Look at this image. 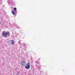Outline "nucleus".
Instances as JSON below:
<instances>
[{"label": "nucleus", "instance_id": "nucleus-9", "mask_svg": "<svg viewBox=\"0 0 75 75\" xmlns=\"http://www.w3.org/2000/svg\"><path fill=\"white\" fill-rule=\"evenodd\" d=\"M12 4H13V5H14V4H15V2L13 1V2H12Z\"/></svg>", "mask_w": 75, "mask_h": 75}, {"label": "nucleus", "instance_id": "nucleus-10", "mask_svg": "<svg viewBox=\"0 0 75 75\" xmlns=\"http://www.w3.org/2000/svg\"><path fill=\"white\" fill-rule=\"evenodd\" d=\"M23 44V45H24V46H25V44H24L23 43V44Z\"/></svg>", "mask_w": 75, "mask_h": 75}, {"label": "nucleus", "instance_id": "nucleus-8", "mask_svg": "<svg viewBox=\"0 0 75 75\" xmlns=\"http://www.w3.org/2000/svg\"><path fill=\"white\" fill-rule=\"evenodd\" d=\"M14 11H16V10H17V8L16 7L14 8Z\"/></svg>", "mask_w": 75, "mask_h": 75}, {"label": "nucleus", "instance_id": "nucleus-2", "mask_svg": "<svg viewBox=\"0 0 75 75\" xmlns=\"http://www.w3.org/2000/svg\"><path fill=\"white\" fill-rule=\"evenodd\" d=\"M30 63H28L27 64V65L25 66V69H30Z\"/></svg>", "mask_w": 75, "mask_h": 75}, {"label": "nucleus", "instance_id": "nucleus-1", "mask_svg": "<svg viewBox=\"0 0 75 75\" xmlns=\"http://www.w3.org/2000/svg\"><path fill=\"white\" fill-rule=\"evenodd\" d=\"M2 35L4 37H9V35H10V33L8 32H5V31H4L2 32Z\"/></svg>", "mask_w": 75, "mask_h": 75}, {"label": "nucleus", "instance_id": "nucleus-6", "mask_svg": "<svg viewBox=\"0 0 75 75\" xmlns=\"http://www.w3.org/2000/svg\"><path fill=\"white\" fill-rule=\"evenodd\" d=\"M12 14H13L14 16L15 15V12H14V11H12Z\"/></svg>", "mask_w": 75, "mask_h": 75}, {"label": "nucleus", "instance_id": "nucleus-5", "mask_svg": "<svg viewBox=\"0 0 75 75\" xmlns=\"http://www.w3.org/2000/svg\"><path fill=\"white\" fill-rule=\"evenodd\" d=\"M38 63V64H39V63H40V62H39V61H37L36 62H35V65L36 66H37V63Z\"/></svg>", "mask_w": 75, "mask_h": 75}, {"label": "nucleus", "instance_id": "nucleus-4", "mask_svg": "<svg viewBox=\"0 0 75 75\" xmlns=\"http://www.w3.org/2000/svg\"><path fill=\"white\" fill-rule=\"evenodd\" d=\"M25 62L23 61L22 62H21V65H22L23 66H24V65H25Z\"/></svg>", "mask_w": 75, "mask_h": 75}, {"label": "nucleus", "instance_id": "nucleus-3", "mask_svg": "<svg viewBox=\"0 0 75 75\" xmlns=\"http://www.w3.org/2000/svg\"><path fill=\"white\" fill-rule=\"evenodd\" d=\"M8 3L9 4H12L13 3V0H8Z\"/></svg>", "mask_w": 75, "mask_h": 75}, {"label": "nucleus", "instance_id": "nucleus-7", "mask_svg": "<svg viewBox=\"0 0 75 75\" xmlns=\"http://www.w3.org/2000/svg\"><path fill=\"white\" fill-rule=\"evenodd\" d=\"M11 44H14V41H13V40H12L11 41Z\"/></svg>", "mask_w": 75, "mask_h": 75}]
</instances>
